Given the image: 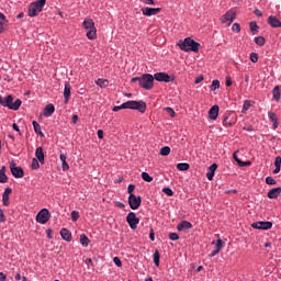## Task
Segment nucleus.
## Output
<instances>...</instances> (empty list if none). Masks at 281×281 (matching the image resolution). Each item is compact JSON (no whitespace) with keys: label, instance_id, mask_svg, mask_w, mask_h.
I'll return each mask as SVG.
<instances>
[{"label":"nucleus","instance_id":"f257e3e1","mask_svg":"<svg viewBox=\"0 0 281 281\" xmlns=\"http://www.w3.org/2000/svg\"><path fill=\"white\" fill-rule=\"evenodd\" d=\"M122 109H132L133 111H138L139 113H146V102L144 101H127L121 105H115L112 111L117 113Z\"/></svg>","mask_w":281,"mask_h":281},{"label":"nucleus","instance_id":"f03ea898","mask_svg":"<svg viewBox=\"0 0 281 281\" xmlns=\"http://www.w3.org/2000/svg\"><path fill=\"white\" fill-rule=\"evenodd\" d=\"M132 82H138L139 87L146 89V91H150L155 87V77L150 74H144L142 77L132 78Z\"/></svg>","mask_w":281,"mask_h":281},{"label":"nucleus","instance_id":"7ed1b4c3","mask_svg":"<svg viewBox=\"0 0 281 281\" xmlns=\"http://www.w3.org/2000/svg\"><path fill=\"white\" fill-rule=\"evenodd\" d=\"M178 46L182 52H199L201 44L192 40L191 37H186L184 41H180Z\"/></svg>","mask_w":281,"mask_h":281},{"label":"nucleus","instance_id":"20e7f679","mask_svg":"<svg viewBox=\"0 0 281 281\" xmlns=\"http://www.w3.org/2000/svg\"><path fill=\"white\" fill-rule=\"evenodd\" d=\"M83 27L86 30H88L87 32V38H89V41H93L94 38H97L98 36V30H95V23L93 22L92 19H86L83 21Z\"/></svg>","mask_w":281,"mask_h":281},{"label":"nucleus","instance_id":"39448f33","mask_svg":"<svg viewBox=\"0 0 281 281\" xmlns=\"http://www.w3.org/2000/svg\"><path fill=\"white\" fill-rule=\"evenodd\" d=\"M45 3H47V0H37L35 2H32L29 7V16H38V14L43 12Z\"/></svg>","mask_w":281,"mask_h":281},{"label":"nucleus","instance_id":"423d86ee","mask_svg":"<svg viewBox=\"0 0 281 281\" xmlns=\"http://www.w3.org/2000/svg\"><path fill=\"white\" fill-rule=\"evenodd\" d=\"M9 168L15 179H23V177H25V171H23V168L16 167V162L14 160L9 164Z\"/></svg>","mask_w":281,"mask_h":281},{"label":"nucleus","instance_id":"0eeeda50","mask_svg":"<svg viewBox=\"0 0 281 281\" xmlns=\"http://www.w3.org/2000/svg\"><path fill=\"white\" fill-rule=\"evenodd\" d=\"M52 218V215L49 214V210L42 209L37 215H36V222L41 223V225H45Z\"/></svg>","mask_w":281,"mask_h":281},{"label":"nucleus","instance_id":"6e6552de","mask_svg":"<svg viewBox=\"0 0 281 281\" xmlns=\"http://www.w3.org/2000/svg\"><path fill=\"white\" fill-rule=\"evenodd\" d=\"M126 221L131 229H137V225H139V217H137L135 212H130L126 216Z\"/></svg>","mask_w":281,"mask_h":281},{"label":"nucleus","instance_id":"1a4fd4ad","mask_svg":"<svg viewBox=\"0 0 281 281\" xmlns=\"http://www.w3.org/2000/svg\"><path fill=\"white\" fill-rule=\"evenodd\" d=\"M128 205L131 210H139V205H142V196L131 194L128 196Z\"/></svg>","mask_w":281,"mask_h":281},{"label":"nucleus","instance_id":"9d476101","mask_svg":"<svg viewBox=\"0 0 281 281\" xmlns=\"http://www.w3.org/2000/svg\"><path fill=\"white\" fill-rule=\"evenodd\" d=\"M236 19V12L234 11H227L222 18L221 23L226 25H232Z\"/></svg>","mask_w":281,"mask_h":281},{"label":"nucleus","instance_id":"9b49d317","mask_svg":"<svg viewBox=\"0 0 281 281\" xmlns=\"http://www.w3.org/2000/svg\"><path fill=\"white\" fill-rule=\"evenodd\" d=\"M21 104H23V101H21V99H16L14 101V97L11 95V100L9 101V103H7V105L3 106L10 109L11 111H19V109H21Z\"/></svg>","mask_w":281,"mask_h":281},{"label":"nucleus","instance_id":"f8f14e48","mask_svg":"<svg viewBox=\"0 0 281 281\" xmlns=\"http://www.w3.org/2000/svg\"><path fill=\"white\" fill-rule=\"evenodd\" d=\"M224 126H234L236 124V114L234 112L226 113L223 120Z\"/></svg>","mask_w":281,"mask_h":281},{"label":"nucleus","instance_id":"ddd939ff","mask_svg":"<svg viewBox=\"0 0 281 281\" xmlns=\"http://www.w3.org/2000/svg\"><path fill=\"white\" fill-rule=\"evenodd\" d=\"M254 229H271L273 227V223L271 222H256L251 224Z\"/></svg>","mask_w":281,"mask_h":281},{"label":"nucleus","instance_id":"4468645a","mask_svg":"<svg viewBox=\"0 0 281 281\" xmlns=\"http://www.w3.org/2000/svg\"><path fill=\"white\" fill-rule=\"evenodd\" d=\"M142 12H143L144 16H156V14H159V12H161V8L145 7L142 9Z\"/></svg>","mask_w":281,"mask_h":281},{"label":"nucleus","instance_id":"2eb2a0df","mask_svg":"<svg viewBox=\"0 0 281 281\" xmlns=\"http://www.w3.org/2000/svg\"><path fill=\"white\" fill-rule=\"evenodd\" d=\"M154 80H157V82H170V77L166 72H157L154 75Z\"/></svg>","mask_w":281,"mask_h":281},{"label":"nucleus","instance_id":"dca6fc26","mask_svg":"<svg viewBox=\"0 0 281 281\" xmlns=\"http://www.w3.org/2000/svg\"><path fill=\"white\" fill-rule=\"evenodd\" d=\"M65 104H68L69 98H71V83L66 82L64 88Z\"/></svg>","mask_w":281,"mask_h":281},{"label":"nucleus","instance_id":"f3484780","mask_svg":"<svg viewBox=\"0 0 281 281\" xmlns=\"http://www.w3.org/2000/svg\"><path fill=\"white\" fill-rule=\"evenodd\" d=\"M237 155H238V150L234 153L233 159L236 161V164H238V166L240 168H245V167L251 166V161H243V160L239 159V157Z\"/></svg>","mask_w":281,"mask_h":281},{"label":"nucleus","instance_id":"a211bd4d","mask_svg":"<svg viewBox=\"0 0 281 281\" xmlns=\"http://www.w3.org/2000/svg\"><path fill=\"white\" fill-rule=\"evenodd\" d=\"M177 229L178 232H188V229H192V223L182 221L180 224H178Z\"/></svg>","mask_w":281,"mask_h":281},{"label":"nucleus","instance_id":"6ab92c4d","mask_svg":"<svg viewBox=\"0 0 281 281\" xmlns=\"http://www.w3.org/2000/svg\"><path fill=\"white\" fill-rule=\"evenodd\" d=\"M12 194V189L7 188L2 194V201L3 205L9 206L10 205V195Z\"/></svg>","mask_w":281,"mask_h":281},{"label":"nucleus","instance_id":"aec40b11","mask_svg":"<svg viewBox=\"0 0 281 281\" xmlns=\"http://www.w3.org/2000/svg\"><path fill=\"white\" fill-rule=\"evenodd\" d=\"M54 111H56V108H54V104L49 103L44 108L43 115L44 117H52L54 115Z\"/></svg>","mask_w":281,"mask_h":281},{"label":"nucleus","instance_id":"412c9836","mask_svg":"<svg viewBox=\"0 0 281 281\" xmlns=\"http://www.w3.org/2000/svg\"><path fill=\"white\" fill-rule=\"evenodd\" d=\"M35 159L40 161V164H45V153H43V147H37L35 150Z\"/></svg>","mask_w":281,"mask_h":281},{"label":"nucleus","instance_id":"4be33fe9","mask_svg":"<svg viewBox=\"0 0 281 281\" xmlns=\"http://www.w3.org/2000/svg\"><path fill=\"white\" fill-rule=\"evenodd\" d=\"M218 105H213L210 110H209V117L210 120H217L218 117Z\"/></svg>","mask_w":281,"mask_h":281},{"label":"nucleus","instance_id":"5701e85b","mask_svg":"<svg viewBox=\"0 0 281 281\" xmlns=\"http://www.w3.org/2000/svg\"><path fill=\"white\" fill-rule=\"evenodd\" d=\"M268 23H269L272 27H281L280 19H278L276 15H270V16L268 18Z\"/></svg>","mask_w":281,"mask_h":281},{"label":"nucleus","instance_id":"b1692460","mask_svg":"<svg viewBox=\"0 0 281 281\" xmlns=\"http://www.w3.org/2000/svg\"><path fill=\"white\" fill-rule=\"evenodd\" d=\"M5 27H8V21L5 19V15L0 12V34H3L5 32Z\"/></svg>","mask_w":281,"mask_h":281},{"label":"nucleus","instance_id":"393cba45","mask_svg":"<svg viewBox=\"0 0 281 281\" xmlns=\"http://www.w3.org/2000/svg\"><path fill=\"white\" fill-rule=\"evenodd\" d=\"M280 194H281V187L271 189L268 192V199H278V196H280Z\"/></svg>","mask_w":281,"mask_h":281},{"label":"nucleus","instance_id":"a878e982","mask_svg":"<svg viewBox=\"0 0 281 281\" xmlns=\"http://www.w3.org/2000/svg\"><path fill=\"white\" fill-rule=\"evenodd\" d=\"M60 236L64 238L67 243H71V232L67 228L60 229Z\"/></svg>","mask_w":281,"mask_h":281},{"label":"nucleus","instance_id":"bb28decb","mask_svg":"<svg viewBox=\"0 0 281 281\" xmlns=\"http://www.w3.org/2000/svg\"><path fill=\"white\" fill-rule=\"evenodd\" d=\"M59 159L61 161V168H63L64 172H67V170H69V164H67V156L65 154L60 153Z\"/></svg>","mask_w":281,"mask_h":281},{"label":"nucleus","instance_id":"cd10ccee","mask_svg":"<svg viewBox=\"0 0 281 281\" xmlns=\"http://www.w3.org/2000/svg\"><path fill=\"white\" fill-rule=\"evenodd\" d=\"M274 167H276V169L273 170V175H278L281 170V157L280 156L276 157Z\"/></svg>","mask_w":281,"mask_h":281},{"label":"nucleus","instance_id":"c85d7f7f","mask_svg":"<svg viewBox=\"0 0 281 281\" xmlns=\"http://www.w3.org/2000/svg\"><path fill=\"white\" fill-rule=\"evenodd\" d=\"M0 183H8V176L5 175V166L0 169Z\"/></svg>","mask_w":281,"mask_h":281},{"label":"nucleus","instance_id":"c756f323","mask_svg":"<svg viewBox=\"0 0 281 281\" xmlns=\"http://www.w3.org/2000/svg\"><path fill=\"white\" fill-rule=\"evenodd\" d=\"M268 115H269L270 122H272L273 124V127L278 128V116L276 115V113L269 112Z\"/></svg>","mask_w":281,"mask_h":281},{"label":"nucleus","instance_id":"7c9ffc66","mask_svg":"<svg viewBox=\"0 0 281 281\" xmlns=\"http://www.w3.org/2000/svg\"><path fill=\"white\" fill-rule=\"evenodd\" d=\"M272 95L276 102H280V86H276L272 90Z\"/></svg>","mask_w":281,"mask_h":281},{"label":"nucleus","instance_id":"2f4dec72","mask_svg":"<svg viewBox=\"0 0 281 281\" xmlns=\"http://www.w3.org/2000/svg\"><path fill=\"white\" fill-rule=\"evenodd\" d=\"M95 85H98V87H101V89H106V87H109V80H106V79H98L95 81Z\"/></svg>","mask_w":281,"mask_h":281},{"label":"nucleus","instance_id":"473e14b6","mask_svg":"<svg viewBox=\"0 0 281 281\" xmlns=\"http://www.w3.org/2000/svg\"><path fill=\"white\" fill-rule=\"evenodd\" d=\"M10 100H12V94L7 95L5 99H3V97L0 95V104H1V106L10 104Z\"/></svg>","mask_w":281,"mask_h":281},{"label":"nucleus","instance_id":"72a5a7b5","mask_svg":"<svg viewBox=\"0 0 281 281\" xmlns=\"http://www.w3.org/2000/svg\"><path fill=\"white\" fill-rule=\"evenodd\" d=\"M80 243L83 247H89V237L85 234L80 235Z\"/></svg>","mask_w":281,"mask_h":281},{"label":"nucleus","instance_id":"f704fd0d","mask_svg":"<svg viewBox=\"0 0 281 281\" xmlns=\"http://www.w3.org/2000/svg\"><path fill=\"white\" fill-rule=\"evenodd\" d=\"M177 168L180 171H186V170H190V165L187 164V162H180V164L177 165Z\"/></svg>","mask_w":281,"mask_h":281},{"label":"nucleus","instance_id":"c9c22d12","mask_svg":"<svg viewBox=\"0 0 281 281\" xmlns=\"http://www.w3.org/2000/svg\"><path fill=\"white\" fill-rule=\"evenodd\" d=\"M33 127L37 135H43V131L41 130V124H38V122L33 121Z\"/></svg>","mask_w":281,"mask_h":281},{"label":"nucleus","instance_id":"e433bc0d","mask_svg":"<svg viewBox=\"0 0 281 281\" xmlns=\"http://www.w3.org/2000/svg\"><path fill=\"white\" fill-rule=\"evenodd\" d=\"M142 179L143 181H146L147 183L153 182V177L146 171L142 172Z\"/></svg>","mask_w":281,"mask_h":281},{"label":"nucleus","instance_id":"4c0bfd02","mask_svg":"<svg viewBox=\"0 0 281 281\" xmlns=\"http://www.w3.org/2000/svg\"><path fill=\"white\" fill-rule=\"evenodd\" d=\"M249 109H251V101L246 100L244 102L243 109H241V113H247V111H249Z\"/></svg>","mask_w":281,"mask_h":281},{"label":"nucleus","instance_id":"58836bf2","mask_svg":"<svg viewBox=\"0 0 281 281\" xmlns=\"http://www.w3.org/2000/svg\"><path fill=\"white\" fill-rule=\"evenodd\" d=\"M249 27L252 34H258V24L256 22H250Z\"/></svg>","mask_w":281,"mask_h":281},{"label":"nucleus","instance_id":"ea45409f","mask_svg":"<svg viewBox=\"0 0 281 281\" xmlns=\"http://www.w3.org/2000/svg\"><path fill=\"white\" fill-rule=\"evenodd\" d=\"M160 155L161 157H168V155H170V147L165 146L160 149Z\"/></svg>","mask_w":281,"mask_h":281},{"label":"nucleus","instance_id":"a19ab883","mask_svg":"<svg viewBox=\"0 0 281 281\" xmlns=\"http://www.w3.org/2000/svg\"><path fill=\"white\" fill-rule=\"evenodd\" d=\"M220 87H221V81L215 79V80L212 81L211 91H216V89H218Z\"/></svg>","mask_w":281,"mask_h":281},{"label":"nucleus","instance_id":"79ce46f5","mask_svg":"<svg viewBox=\"0 0 281 281\" xmlns=\"http://www.w3.org/2000/svg\"><path fill=\"white\" fill-rule=\"evenodd\" d=\"M31 168H32L33 170H38V168H41V165L38 164V159H37V158H33V159H32Z\"/></svg>","mask_w":281,"mask_h":281},{"label":"nucleus","instance_id":"37998d69","mask_svg":"<svg viewBox=\"0 0 281 281\" xmlns=\"http://www.w3.org/2000/svg\"><path fill=\"white\" fill-rule=\"evenodd\" d=\"M159 258H160L159 250L156 249L154 252V263L156 265V267H159Z\"/></svg>","mask_w":281,"mask_h":281},{"label":"nucleus","instance_id":"c03bdc74","mask_svg":"<svg viewBox=\"0 0 281 281\" xmlns=\"http://www.w3.org/2000/svg\"><path fill=\"white\" fill-rule=\"evenodd\" d=\"M265 42H266L265 37H262V36H258L255 38V43H256V45H259V47H262L265 45Z\"/></svg>","mask_w":281,"mask_h":281},{"label":"nucleus","instance_id":"a18cd8bd","mask_svg":"<svg viewBox=\"0 0 281 281\" xmlns=\"http://www.w3.org/2000/svg\"><path fill=\"white\" fill-rule=\"evenodd\" d=\"M266 183H267V186H276V183H278V181H276V179H273V177H267Z\"/></svg>","mask_w":281,"mask_h":281},{"label":"nucleus","instance_id":"49530a36","mask_svg":"<svg viewBox=\"0 0 281 281\" xmlns=\"http://www.w3.org/2000/svg\"><path fill=\"white\" fill-rule=\"evenodd\" d=\"M162 192L165 194H167V196H173L175 195V191H172V189H170V188H164Z\"/></svg>","mask_w":281,"mask_h":281},{"label":"nucleus","instance_id":"de8ad7c7","mask_svg":"<svg viewBox=\"0 0 281 281\" xmlns=\"http://www.w3.org/2000/svg\"><path fill=\"white\" fill-rule=\"evenodd\" d=\"M215 249L217 251H221V249H223V239L218 238L216 244H215Z\"/></svg>","mask_w":281,"mask_h":281},{"label":"nucleus","instance_id":"09e8293b","mask_svg":"<svg viewBox=\"0 0 281 281\" xmlns=\"http://www.w3.org/2000/svg\"><path fill=\"white\" fill-rule=\"evenodd\" d=\"M71 218L74 222L78 221V218H80V213H78V211H72Z\"/></svg>","mask_w":281,"mask_h":281},{"label":"nucleus","instance_id":"8fccbe9b","mask_svg":"<svg viewBox=\"0 0 281 281\" xmlns=\"http://www.w3.org/2000/svg\"><path fill=\"white\" fill-rule=\"evenodd\" d=\"M232 30L233 32H236V34H238L240 32V24L234 23Z\"/></svg>","mask_w":281,"mask_h":281},{"label":"nucleus","instance_id":"3c124183","mask_svg":"<svg viewBox=\"0 0 281 281\" xmlns=\"http://www.w3.org/2000/svg\"><path fill=\"white\" fill-rule=\"evenodd\" d=\"M165 111L170 115V117H175L176 113L172 108H165Z\"/></svg>","mask_w":281,"mask_h":281},{"label":"nucleus","instance_id":"603ef678","mask_svg":"<svg viewBox=\"0 0 281 281\" xmlns=\"http://www.w3.org/2000/svg\"><path fill=\"white\" fill-rule=\"evenodd\" d=\"M250 60L251 63H258V53H251Z\"/></svg>","mask_w":281,"mask_h":281},{"label":"nucleus","instance_id":"864d4df0","mask_svg":"<svg viewBox=\"0 0 281 281\" xmlns=\"http://www.w3.org/2000/svg\"><path fill=\"white\" fill-rule=\"evenodd\" d=\"M170 240H179V234L177 233H170L169 234Z\"/></svg>","mask_w":281,"mask_h":281},{"label":"nucleus","instance_id":"5fc2aeb1","mask_svg":"<svg viewBox=\"0 0 281 281\" xmlns=\"http://www.w3.org/2000/svg\"><path fill=\"white\" fill-rule=\"evenodd\" d=\"M113 262L116 265V267H122V260L119 257H114Z\"/></svg>","mask_w":281,"mask_h":281},{"label":"nucleus","instance_id":"6e6d98bb","mask_svg":"<svg viewBox=\"0 0 281 281\" xmlns=\"http://www.w3.org/2000/svg\"><path fill=\"white\" fill-rule=\"evenodd\" d=\"M127 192H128V194L131 196V194H133V192H135V184H128Z\"/></svg>","mask_w":281,"mask_h":281},{"label":"nucleus","instance_id":"4d7b16f0","mask_svg":"<svg viewBox=\"0 0 281 281\" xmlns=\"http://www.w3.org/2000/svg\"><path fill=\"white\" fill-rule=\"evenodd\" d=\"M216 168H218V165L213 164V165H211V166L209 167V171H210V172H213V175H214V172H216Z\"/></svg>","mask_w":281,"mask_h":281},{"label":"nucleus","instance_id":"13d9d810","mask_svg":"<svg viewBox=\"0 0 281 281\" xmlns=\"http://www.w3.org/2000/svg\"><path fill=\"white\" fill-rule=\"evenodd\" d=\"M0 223H5V214L3 213V210L0 209Z\"/></svg>","mask_w":281,"mask_h":281},{"label":"nucleus","instance_id":"bf43d9fd","mask_svg":"<svg viewBox=\"0 0 281 281\" xmlns=\"http://www.w3.org/2000/svg\"><path fill=\"white\" fill-rule=\"evenodd\" d=\"M97 135H98L99 139H104V131L98 130Z\"/></svg>","mask_w":281,"mask_h":281},{"label":"nucleus","instance_id":"052dcab7","mask_svg":"<svg viewBox=\"0 0 281 281\" xmlns=\"http://www.w3.org/2000/svg\"><path fill=\"white\" fill-rule=\"evenodd\" d=\"M206 178L209 179V181H213L214 179V173L212 171H207L206 172Z\"/></svg>","mask_w":281,"mask_h":281},{"label":"nucleus","instance_id":"680f3d73","mask_svg":"<svg viewBox=\"0 0 281 281\" xmlns=\"http://www.w3.org/2000/svg\"><path fill=\"white\" fill-rule=\"evenodd\" d=\"M146 5H155V0H143Z\"/></svg>","mask_w":281,"mask_h":281},{"label":"nucleus","instance_id":"e2e57ef3","mask_svg":"<svg viewBox=\"0 0 281 281\" xmlns=\"http://www.w3.org/2000/svg\"><path fill=\"white\" fill-rule=\"evenodd\" d=\"M226 87H232V77H226Z\"/></svg>","mask_w":281,"mask_h":281},{"label":"nucleus","instance_id":"0e129e2a","mask_svg":"<svg viewBox=\"0 0 281 281\" xmlns=\"http://www.w3.org/2000/svg\"><path fill=\"white\" fill-rule=\"evenodd\" d=\"M254 14H256V16H262V11H260V9H255Z\"/></svg>","mask_w":281,"mask_h":281},{"label":"nucleus","instance_id":"69168bd1","mask_svg":"<svg viewBox=\"0 0 281 281\" xmlns=\"http://www.w3.org/2000/svg\"><path fill=\"white\" fill-rule=\"evenodd\" d=\"M72 124H78V114L72 115Z\"/></svg>","mask_w":281,"mask_h":281},{"label":"nucleus","instance_id":"338daca9","mask_svg":"<svg viewBox=\"0 0 281 281\" xmlns=\"http://www.w3.org/2000/svg\"><path fill=\"white\" fill-rule=\"evenodd\" d=\"M149 238H150V240H155V231H150V233H149Z\"/></svg>","mask_w":281,"mask_h":281},{"label":"nucleus","instance_id":"774afa93","mask_svg":"<svg viewBox=\"0 0 281 281\" xmlns=\"http://www.w3.org/2000/svg\"><path fill=\"white\" fill-rule=\"evenodd\" d=\"M7 277L3 272H0V281H5Z\"/></svg>","mask_w":281,"mask_h":281}]
</instances>
